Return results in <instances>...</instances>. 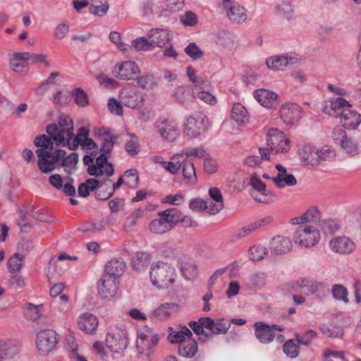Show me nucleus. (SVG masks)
Wrapping results in <instances>:
<instances>
[{
	"mask_svg": "<svg viewBox=\"0 0 361 361\" xmlns=\"http://www.w3.org/2000/svg\"><path fill=\"white\" fill-rule=\"evenodd\" d=\"M149 276L153 286L159 289H167L175 283L177 274L170 264L159 262L151 266Z\"/></svg>",
	"mask_w": 361,
	"mask_h": 361,
	"instance_id": "obj_1",
	"label": "nucleus"
},
{
	"mask_svg": "<svg viewBox=\"0 0 361 361\" xmlns=\"http://www.w3.org/2000/svg\"><path fill=\"white\" fill-rule=\"evenodd\" d=\"M74 125L73 120L66 114L59 118V124L51 123L47 126V133L56 142L58 146H65L66 135H73Z\"/></svg>",
	"mask_w": 361,
	"mask_h": 361,
	"instance_id": "obj_2",
	"label": "nucleus"
},
{
	"mask_svg": "<svg viewBox=\"0 0 361 361\" xmlns=\"http://www.w3.org/2000/svg\"><path fill=\"white\" fill-rule=\"evenodd\" d=\"M208 123L205 115L196 112L185 118L183 133L186 136L197 137L207 130Z\"/></svg>",
	"mask_w": 361,
	"mask_h": 361,
	"instance_id": "obj_3",
	"label": "nucleus"
},
{
	"mask_svg": "<svg viewBox=\"0 0 361 361\" xmlns=\"http://www.w3.org/2000/svg\"><path fill=\"white\" fill-rule=\"evenodd\" d=\"M59 341V334L52 329L40 331L37 334V348L38 351L42 355H47L52 351Z\"/></svg>",
	"mask_w": 361,
	"mask_h": 361,
	"instance_id": "obj_4",
	"label": "nucleus"
},
{
	"mask_svg": "<svg viewBox=\"0 0 361 361\" xmlns=\"http://www.w3.org/2000/svg\"><path fill=\"white\" fill-rule=\"evenodd\" d=\"M267 144L276 154L286 152L290 149V140L283 132L276 128L270 129L267 134Z\"/></svg>",
	"mask_w": 361,
	"mask_h": 361,
	"instance_id": "obj_5",
	"label": "nucleus"
},
{
	"mask_svg": "<svg viewBox=\"0 0 361 361\" xmlns=\"http://www.w3.org/2000/svg\"><path fill=\"white\" fill-rule=\"evenodd\" d=\"M105 343L111 352L121 353L128 345L127 331L123 329L115 328L107 334Z\"/></svg>",
	"mask_w": 361,
	"mask_h": 361,
	"instance_id": "obj_6",
	"label": "nucleus"
},
{
	"mask_svg": "<svg viewBox=\"0 0 361 361\" xmlns=\"http://www.w3.org/2000/svg\"><path fill=\"white\" fill-rule=\"evenodd\" d=\"M319 238V231L313 226L300 227L294 233L295 243L306 247L315 245Z\"/></svg>",
	"mask_w": 361,
	"mask_h": 361,
	"instance_id": "obj_7",
	"label": "nucleus"
},
{
	"mask_svg": "<svg viewBox=\"0 0 361 361\" xmlns=\"http://www.w3.org/2000/svg\"><path fill=\"white\" fill-rule=\"evenodd\" d=\"M97 289L102 299L110 300L117 293L118 283L115 279L103 275L98 281Z\"/></svg>",
	"mask_w": 361,
	"mask_h": 361,
	"instance_id": "obj_8",
	"label": "nucleus"
},
{
	"mask_svg": "<svg viewBox=\"0 0 361 361\" xmlns=\"http://www.w3.org/2000/svg\"><path fill=\"white\" fill-rule=\"evenodd\" d=\"M347 107H352L350 103L342 97L333 99L323 107V111L326 114L334 118L341 117Z\"/></svg>",
	"mask_w": 361,
	"mask_h": 361,
	"instance_id": "obj_9",
	"label": "nucleus"
},
{
	"mask_svg": "<svg viewBox=\"0 0 361 361\" xmlns=\"http://www.w3.org/2000/svg\"><path fill=\"white\" fill-rule=\"evenodd\" d=\"M139 71L140 68L134 61H128L118 63L114 68V73L116 77L120 80H130Z\"/></svg>",
	"mask_w": 361,
	"mask_h": 361,
	"instance_id": "obj_10",
	"label": "nucleus"
},
{
	"mask_svg": "<svg viewBox=\"0 0 361 361\" xmlns=\"http://www.w3.org/2000/svg\"><path fill=\"white\" fill-rule=\"evenodd\" d=\"M156 128L160 136L169 142L175 141L179 134L173 123L167 119L157 121Z\"/></svg>",
	"mask_w": 361,
	"mask_h": 361,
	"instance_id": "obj_11",
	"label": "nucleus"
},
{
	"mask_svg": "<svg viewBox=\"0 0 361 361\" xmlns=\"http://www.w3.org/2000/svg\"><path fill=\"white\" fill-rule=\"evenodd\" d=\"M254 97L263 106L272 109L278 105L276 93L267 89H258L254 91Z\"/></svg>",
	"mask_w": 361,
	"mask_h": 361,
	"instance_id": "obj_12",
	"label": "nucleus"
},
{
	"mask_svg": "<svg viewBox=\"0 0 361 361\" xmlns=\"http://www.w3.org/2000/svg\"><path fill=\"white\" fill-rule=\"evenodd\" d=\"M280 116L284 123L290 124L302 117V111L296 104H286L281 107Z\"/></svg>",
	"mask_w": 361,
	"mask_h": 361,
	"instance_id": "obj_13",
	"label": "nucleus"
},
{
	"mask_svg": "<svg viewBox=\"0 0 361 361\" xmlns=\"http://www.w3.org/2000/svg\"><path fill=\"white\" fill-rule=\"evenodd\" d=\"M253 327L255 335L260 343L267 344L274 340L275 332L272 331L269 324L263 322H257Z\"/></svg>",
	"mask_w": 361,
	"mask_h": 361,
	"instance_id": "obj_14",
	"label": "nucleus"
},
{
	"mask_svg": "<svg viewBox=\"0 0 361 361\" xmlns=\"http://www.w3.org/2000/svg\"><path fill=\"white\" fill-rule=\"evenodd\" d=\"M147 37L149 39L152 49L156 47H163L169 44L171 40L168 30L159 28L150 30L147 33Z\"/></svg>",
	"mask_w": 361,
	"mask_h": 361,
	"instance_id": "obj_15",
	"label": "nucleus"
},
{
	"mask_svg": "<svg viewBox=\"0 0 361 361\" xmlns=\"http://www.w3.org/2000/svg\"><path fill=\"white\" fill-rule=\"evenodd\" d=\"M125 269L126 263L122 258H113L106 264L104 276H109L116 280L123 275Z\"/></svg>",
	"mask_w": 361,
	"mask_h": 361,
	"instance_id": "obj_16",
	"label": "nucleus"
},
{
	"mask_svg": "<svg viewBox=\"0 0 361 361\" xmlns=\"http://www.w3.org/2000/svg\"><path fill=\"white\" fill-rule=\"evenodd\" d=\"M347 107L342 116L340 117L341 123L345 129H356L361 123V114H357L355 111Z\"/></svg>",
	"mask_w": 361,
	"mask_h": 361,
	"instance_id": "obj_17",
	"label": "nucleus"
},
{
	"mask_svg": "<svg viewBox=\"0 0 361 361\" xmlns=\"http://www.w3.org/2000/svg\"><path fill=\"white\" fill-rule=\"evenodd\" d=\"M334 140L340 144L342 148L348 154H354L357 152V147L352 139L347 137L346 133L343 129H338L333 132Z\"/></svg>",
	"mask_w": 361,
	"mask_h": 361,
	"instance_id": "obj_18",
	"label": "nucleus"
},
{
	"mask_svg": "<svg viewBox=\"0 0 361 361\" xmlns=\"http://www.w3.org/2000/svg\"><path fill=\"white\" fill-rule=\"evenodd\" d=\"M273 219L271 216H268L263 219H260L257 221L247 226L243 227L240 229H238L235 234L231 236V241L235 242L243 238L248 235L252 231H255L257 228L264 225L269 224L272 221Z\"/></svg>",
	"mask_w": 361,
	"mask_h": 361,
	"instance_id": "obj_19",
	"label": "nucleus"
},
{
	"mask_svg": "<svg viewBox=\"0 0 361 361\" xmlns=\"http://www.w3.org/2000/svg\"><path fill=\"white\" fill-rule=\"evenodd\" d=\"M329 246L332 250L342 254H348L353 252L354 243L348 238L338 237L331 240Z\"/></svg>",
	"mask_w": 361,
	"mask_h": 361,
	"instance_id": "obj_20",
	"label": "nucleus"
},
{
	"mask_svg": "<svg viewBox=\"0 0 361 361\" xmlns=\"http://www.w3.org/2000/svg\"><path fill=\"white\" fill-rule=\"evenodd\" d=\"M226 14L233 23L240 24L247 20L246 10L239 3H233L229 6L226 9Z\"/></svg>",
	"mask_w": 361,
	"mask_h": 361,
	"instance_id": "obj_21",
	"label": "nucleus"
},
{
	"mask_svg": "<svg viewBox=\"0 0 361 361\" xmlns=\"http://www.w3.org/2000/svg\"><path fill=\"white\" fill-rule=\"evenodd\" d=\"M78 324L81 331L90 334L94 333L97 329L98 319L92 314L86 312L78 318Z\"/></svg>",
	"mask_w": 361,
	"mask_h": 361,
	"instance_id": "obj_22",
	"label": "nucleus"
},
{
	"mask_svg": "<svg viewBox=\"0 0 361 361\" xmlns=\"http://www.w3.org/2000/svg\"><path fill=\"white\" fill-rule=\"evenodd\" d=\"M272 252L276 255H283L291 250L292 241L288 237L276 236L271 240Z\"/></svg>",
	"mask_w": 361,
	"mask_h": 361,
	"instance_id": "obj_23",
	"label": "nucleus"
},
{
	"mask_svg": "<svg viewBox=\"0 0 361 361\" xmlns=\"http://www.w3.org/2000/svg\"><path fill=\"white\" fill-rule=\"evenodd\" d=\"M209 195L210 198L213 200V202L209 204V206L210 207L209 209V214L214 215L219 213L224 207L223 196L221 195L220 190L216 187L209 188Z\"/></svg>",
	"mask_w": 361,
	"mask_h": 361,
	"instance_id": "obj_24",
	"label": "nucleus"
},
{
	"mask_svg": "<svg viewBox=\"0 0 361 361\" xmlns=\"http://www.w3.org/2000/svg\"><path fill=\"white\" fill-rule=\"evenodd\" d=\"M292 289L295 292L302 289L307 295H313L318 290V283L312 279H302L292 285Z\"/></svg>",
	"mask_w": 361,
	"mask_h": 361,
	"instance_id": "obj_25",
	"label": "nucleus"
},
{
	"mask_svg": "<svg viewBox=\"0 0 361 361\" xmlns=\"http://www.w3.org/2000/svg\"><path fill=\"white\" fill-rule=\"evenodd\" d=\"M109 224V221L104 219L97 221H86L82 223L77 230L82 233H99L104 231Z\"/></svg>",
	"mask_w": 361,
	"mask_h": 361,
	"instance_id": "obj_26",
	"label": "nucleus"
},
{
	"mask_svg": "<svg viewBox=\"0 0 361 361\" xmlns=\"http://www.w3.org/2000/svg\"><path fill=\"white\" fill-rule=\"evenodd\" d=\"M197 350V341L193 339H189L179 344L178 351L180 356L186 358H192L196 355Z\"/></svg>",
	"mask_w": 361,
	"mask_h": 361,
	"instance_id": "obj_27",
	"label": "nucleus"
},
{
	"mask_svg": "<svg viewBox=\"0 0 361 361\" xmlns=\"http://www.w3.org/2000/svg\"><path fill=\"white\" fill-rule=\"evenodd\" d=\"M231 118L240 125H245L249 121V114L244 106L235 103L232 109Z\"/></svg>",
	"mask_w": 361,
	"mask_h": 361,
	"instance_id": "obj_28",
	"label": "nucleus"
},
{
	"mask_svg": "<svg viewBox=\"0 0 361 361\" xmlns=\"http://www.w3.org/2000/svg\"><path fill=\"white\" fill-rule=\"evenodd\" d=\"M109 7L107 0H90L89 11L91 14L103 17L109 11Z\"/></svg>",
	"mask_w": 361,
	"mask_h": 361,
	"instance_id": "obj_29",
	"label": "nucleus"
},
{
	"mask_svg": "<svg viewBox=\"0 0 361 361\" xmlns=\"http://www.w3.org/2000/svg\"><path fill=\"white\" fill-rule=\"evenodd\" d=\"M35 152L39 158L37 161L39 169L42 173H47L55 169L56 164L49 157H45L44 149H37Z\"/></svg>",
	"mask_w": 361,
	"mask_h": 361,
	"instance_id": "obj_30",
	"label": "nucleus"
},
{
	"mask_svg": "<svg viewBox=\"0 0 361 361\" xmlns=\"http://www.w3.org/2000/svg\"><path fill=\"white\" fill-rule=\"evenodd\" d=\"M179 306L173 302H166L161 305L153 312V316L161 319L168 318L171 313L176 312Z\"/></svg>",
	"mask_w": 361,
	"mask_h": 361,
	"instance_id": "obj_31",
	"label": "nucleus"
},
{
	"mask_svg": "<svg viewBox=\"0 0 361 361\" xmlns=\"http://www.w3.org/2000/svg\"><path fill=\"white\" fill-rule=\"evenodd\" d=\"M300 154L304 162L307 165H310L313 167L319 166V159L317 158V149H315L311 146H304Z\"/></svg>",
	"mask_w": 361,
	"mask_h": 361,
	"instance_id": "obj_32",
	"label": "nucleus"
},
{
	"mask_svg": "<svg viewBox=\"0 0 361 361\" xmlns=\"http://www.w3.org/2000/svg\"><path fill=\"white\" fill-rule=\"evenodd\" d=\"M173 97L176 102L182 104H187L194 98L191 94V90L188 87L180 85L174 89Z\"/></svg>",
	"mask_w": 361,
	"mask_h": 361,
	"instance_id": "obj_33",
	"label": "nucleus"
},
{
	"mask_svg": "<svg viewBox=\"0 0 361 361\" xmlns=\"http://www.w3.org/2000/svg\"><path fill=\"white\" fill-rule=\"evenodd\" d=\"M149 255L145 252H138L132 257L131 264L134 270L140 271L147 267Z\"/></svg>",
	"mask_w": 361,
	"mask_h": 361,
	"instance_id": "obj_34",
	"label": "nucleus"
},
{
	"mask_svg": "<svg viewBox=\"0 0 361 361\" xmlns=\"http://www.w3.org/2000/svg\"><path fill=\"white\" fill-rule=\"evenodd\" d=\"M266 64L269 69L274 71H283L288 65L287 56H274L268 58Z\"/></svg>",
	"mask_w": 361,
	"mask_h": 361,
	"instance_id": "obj_35",
	"label": "nucleus"
},
{
	"mask_svg": "<svg viewBox=\"0 0 361 361\" xmlns=\"http://www.w3.org/2000/svg\"><path fill=\"white\" fill-rule=\"evenodd\" d=\"M180 212L176 208L167 209L159 212L158 216L161 217L167 224L171 226V229L179 222Z\"/></svg>",
	"mask_w": 361,
	"mask_h": 361,
	"instance_id": "obj_36",
	"label": "nucleus"
},
{
	"mask_svg": "<svg viewBox=\"0 0 361 361\" xmlns=\"http://www.w3.org/2000/svg\"><path fill=\"white\" fill-rule=\"evenodd\" d=\"M18 353L19 347L13 341L0 342V354L4 360L12 358Z\"/></svg>",
	"mask_w": 361,
	"mask_h": 361,
	"instance_id": "obj_37",
	"label": "nucleus"
},
{
	"mask_svg": "<svg viewBox=\"0 0 361 361\" xmlns=\"http://www.w3.org/2000/svg\"><path fill=\"white\" fill-rule=\"evenodd\" d=\"M122 102L128 108L137 109L142 104V97L135 92H130L122 97Z\"/></svg>",
	"mask_w": 361,
	"mask_h": 361,
	"instance_id": "obj_38",
	"label": "nucleus"
},
{
	"mask_svg": "<svg viewBox=\"0 0 361 361\" xmlns=\"http://www.w3.org/2000/svg\"><path fill=\"white\" fill-rule=\"evenodd\" d=\"M149 229L153 233L163 234L171 230V226L167 224L161 217V219L152 220L149 224Z\"/></svg>",
	"mask_w": 361,
	"mask_h": 361,
	"instance_id": "obj_39",
	"label": "nucleus"
},
{
	"mask_svg": "<svg viewBox=\"0 0 361 361\" xmlns=\"http://www.w3.org/2000/svg\"><path fill=\"white\" fill-rule=\"evenodd\" d=\"M186 73L195 87L199 88H206L209 87V82L202 77H198L196 74L195 69L192 66H188L186 68Z\"/></svg>",
	"mask_w": 361,
	"mask_h": 361,
	"instance_id": "obj_40",
	"label": "nucleus"
},
{
	"mask_svg": "<svg viewBox=\"0 0 361 361\" xmlns=\"http://www.w3.org/2000/svg\"><path fill=\"white\" fill-rule=\"evenodd\" d=\"M183 167V175L184 178L188 180L191 183L197 182V178L195 173L194 164L184 159L181 162Z\"/></svg>",
	"mask_w": 361,
	"mask_h": 361,
	"instance_id": "obj_41",
	"label": "nucleus"
},
{
	"mask_svg": "<svg viewBox=\"0 0 361 361\" xmlns=\"http://www.w3.org/2000/svg\"><path fill=\"white\" fill-rule=\"evenodd\" d=\"M75 103L80 107H85L90 104L87 94L81 88L76 87L72 92Z\"/></svg>",
	"mask_w": 361,
	"mask_h": 361,
	"instance_id": "obj_42",
	"label": "nucleus"
},
{
	"mask_svg": "<svg viewBox=\"0 0 361 361\" xmlns=\"http://www.w3.org/2000/svg\"><path fill=\"white\" fill-rule=\"evenodd\" d=\"M294 336L299 345L309 346L310 345L312 341L317 336V333L315 331L310 329L302 334L296 332L294 334Z\"/></svg>",
	"mask_w": 361,
	"mask_h": 361,
	"instance_id": "obj_43",
	"label": "nucleus"
},
{
	"mask_svg": "<svg viewBox=\"0 0 361 361\" xmlns=\"http://www.w3.org/2000/svg\"><path fill=\"white\" fill-rule=\"evenodd\" d=\"M87 173L90 176H101L102 175H106L108 177H110L114 173V168L113 164H109L108 167L105 169H101L95 164H92L89 165Z\"/></svg>",
	"mask_w": 361,
	"mask_h": 361,
	"instance_id": "obj_44",
	"label": "nucleus"
},
{
	"mask_svg": "<svg viewBox=\"0 0 361 361\" xmlns=\"http://www.w3.org/2000/svg\"><path fill=\"white\" fill-rule=\"evenodd\" d=\"M272 180L279 188H282L286 185L294 186L297 184L295 177L293 174L288 173L285 174L281 178L280 176L272 178Z\"/></svg>",
	"mask_w": 361,
	"mask_h": 361,
	"instance_id": "obj_45",
	"label": "nucleus"
},
{
	"mask_svg": "<svg viewBox=\"0 0 361 361\" xmlns=\"http://www.w3.org/2000/svg\"><path fill=\"white\" fill-rule=\"evenodd\" d=\"M52 138H49L47 135L42 134L35 137L34 144L36 147H40L39 149L51 150L54 149V143Z\"/></svg>",
	"mask_w": 361,
	"mask_h": 361,
	"instance_id": "obj_46",
	"label": "nucleus"
},
{
	"mask_svg": "<svg viewBox=\"0 0 361 361\" xmlns=\"http://www.w3.org/2000/svg\"><path fill=\"white\" fill-rule=\"evenodd\" d=\"M231 326V324L227 322H224V319H214V324L211 328L210 334L213 336V334H224L227 333L229 328Z\"/></svg>",
	"mask_w": 361,
	"mask_h": 361,
	"instance_id": "obj_47",
	"label": "nucleus"
},
{
	"mask_svg": "<svg viewBox=\"0 0 361 361\" xmlns=\"http://www.w3.org/2000/svg\"><path fill=\"white\" fill-rule=\"evenodd\" d=\"M39 306L33 305L30 302L25 303L24 309L25 317L32 322L37 321L41 317L39 312Z\"/></svg>",
	"mask_w": 361,
	"mask_h": 361,
	"instance_id": "obj_48",
	"label": "nucleus"
},
{
	"mask_svg": "<svg viewBox=\"0 0 361 361\" xmlns=\"http://www.w3.org/2000/svg\"><path fill=\"white\" fill-rule=\"evenodd\" d=\"M335 157V151L329 146H324L321 149H317V158L319 159V164L322 161H330L334 160Z\"/></svg>",
	"mask_w": 361,
	"mask_h": 361,
	"instance_id": "obj_49",
	"label": "nucleus"
},
{
	"mask_svg": "<svg viewBox=\"0 0 361 361\" xmlns=\"http://www.w3.org/2000/svg\"><path fill=\"white\" fill-rule=\"evenodd\" d=\"M331 293L333 297L338 300H341L345 303H348V290L342 285L335 284L332 286Z\"/></svg>",
	"mask_w": 361,
	"mask_h": 361,
	"instance_id": "obj_50",
	"label": "nucleus"
},
{
	"mask_svg": "<svg viewBox=\"0 0 361 361\" xmlns=\"http://www.w3.org/2000/svg\"><path fill=\"white\" fill-rule=\"evenodd\" d=\"M284 353L290 358L296 357L300 352V348L293 339H289L283 345Z\"/></svg>",
	"mask_w": 361,
	"mask_h": 361,
	"instance_id": "obj_51",
	"label": "nucleus"
},
{
	"mask_svg": "<svg viewBox=\"0 0 361 361\" xmlns=\"http://www.w3.org/2000/svg\"><path fill=\"white\" fill-rule=\"evenodd\" d=\"M250 184L253 189L260 192L263 196H267L269 194V190L267 189L266 185L256 174L251 176Z\"/></svg>",
	"mask_w": 361,
	"mask_h": 361,
	"instance_id": "obj_52",
	"label": "nucleus"
},
{
	"mask_svg": "<svg viewBox=\"0 0 361 361\" xmlns=\"http://www.w3.org/2000/svg\"><path fill=\"white\" fill-rule=\"evenodd\" d=\"M124 176L126 177L125 184L130 188H135L139 181L138 172L136 169H131L127 170Z\"/></svg>",
	"mask_w": 361,
	"mask_h": 361,
	"instance_id": "obj_53",
	"label": "nucleus"
},
{
	"mask_svg": "<svg viewBox=\"0 0 361 361\" xmlns=\"http://www.w3.org/2000/svg\"><path fill=\"white\" fill-rule=\"evenodd\" d=\"M267 254V249L262 245H253L250 248V257L253 261H259Z\"/></svg>",
	"mask_w": 361,
	"mask_h": 361,
	"instance_id": "obj_54",
	"label": "nucleus"
},
{
	"mask_svg": "<svg viewBox=\"0 0 361 361\" xmlns=\"http://www.w3.org/2000/svg\"><path fill=\"white\" fill-rule=\"evenodd\" d=\"M188 325L192 329L195 334H196L198 336H204L203 338H199V341L202 342H205L206 340L212 338V335L205 331L198 321H191L189 322Z\"/></svg>",
	"mask_w": 361,
	"mask_h": 361,
	"instance_id": "obj_55",
	"label": "nucleus"
},
{
	"mask_svg": "<svg viewBox=\"0 0 361 361\" xmlns=\"http://www.w3.org/2000/svg\"><path fill=\"white\" fill-rule=\"evenodd\" d=\"M276 13L281 18L289 20L293 16V10L289 3L283 1L277 6Z\"/></svg>",
	"mask_w": 361,
	"mask_h": 361,
	"instance_id": "obj_56",
	"label": "nucleus"
},
{
	"mask_svg": "<svg viewBox=\"0 0 361 361\" xmlns=\"http://www.w3.org/2000/svg\"><path fill=\"white\" fill-rule=\"evenodd\" d=\"M321 332L331 338H341L343 336V330L340 327H334L330 329L326 324H321L319 325Z\"/></svg>",
	"mask_w": 361,
	"mask_h": 361,
	"instance_id": "obj_57",
	"label": "nucleus"
},
{
	"mask_svg": "<svg viewBox=\"0 0 361 361\" xmlns=\"http://www.w3.org/2000/svg\"><path fill=\"white\" fill-rule=\"evenodd\" d=\"M189 207L190 209L196 212H201L206 210L208 213L209 209L210 208L208 202L199 197L190 200L189 202Z\"/></svg>",
	"mask_w": 361,
	"mask_h": 361,
	"instance_id": "obj_58",
	"label": "nucleus"
},
{
	"mask_svg": "<svg viewBox=\"0 0 361 361\" xmlns=\"http://www.w3.org/2000/svg\"><path fill=\"white\" fill-rule=\"evenodd\" d=\"M132 47L137 51H147L153 50L148 37H140L135 39L132 42Z\"/></svg>",
	"mask_w": 361,
	"mask_h": 361,
	"instance_id": "obj_59",
	"label": "nucleus"
},
{
	"mask_svg": "<svg viewBox=\"0 0 361 361\" xmlns=\"http://www.w3.org/2000/svg\"><path fill=\"white\" fill-rule=\"evenodd\" d=\"M116 136H112L110 137H102V146L99 149V152L101 154H105L109 157L116 140H117Z\"/></svg>",
	"mask_w": 361,
	"mask_h": 361,
	"instance_id": "obj_60",
	"label": "nucleus"
},
{
	"mask_svg": "<svg viewBox=\"0 0 361 361\" xmlns=\"http://www.w3.org/2000/svg\"><path fill=\"white\" fill-rule=\"evenodd\" d=\"M185 53L192 59L197 60L204 56V52L195 42L190 43L184 49Z\"/></svg>",
	"mask_w": 361,
	"mask_h": 361,
	"instance_id": "obj_61",
	"label": "nucleus"
},
{
	"mask_svg": "<svg viewBox=\"0 0 361 361\" xmlns=\"http://www.w3.org/2000/svg\"><path fill=\"white\" fill-rule=\"evenodd\" d=\"M44 152L45 153V157H49L55 164H58L59 165L66 156V152L59 149L54 152L53 150H44Z\"/></svg>",
	"mask_w": 361,
	"mask_h": 361,
	"instance_id": "obj_62",
	"label": "nucleus"
},
{
	"mask_svg": "<svg viewBox=\"0 0 361 361\" xmlns=\"http://www.w3.org/2000/svg\"><path fill=\"white\" fill-rule=\"evenodd\" d=\"M23 257L16 253L13 255L8 260V267L11 271L17 272L18 271L22 266H23Z\"/></svg>",
	"mask_w": 361,
	"mask_h": 361,
	"instance_id": "obj_63",
	"label": "nucleus"
},
{
	"mask_svg": "<svg viewBox=\"0 0 361 361\" xmlns=\"http://www.w3.org/2000/svg\"><path fill=\"white\" fill-rule=\"evenodd\" d=\"M322 231L326 233L333 234L339 229L337 223L332 219H325L320 222Z\"/></svg>",
	"mask_w": 361,
	"mask_h": 361,
	"instance_id": "obj_64",
	"label": "nucleus"
}]
</instances>
